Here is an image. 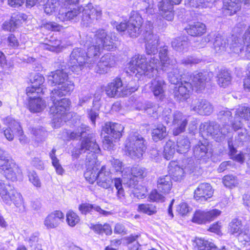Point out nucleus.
Listing matches in <instances>:
<instances>
[{
    "label": "nucleus",
    "mask_w": 250,
    "mask_h": 250,
    "mask_svg": "<svg viewBox=\"0 0 250 250\" xmlns=\"http://www.w3.org/2000/svg\"><path fill=\"white\" fill-rule=\"evenodd\" d=\"M167 54L168 46L164 45L159 50V59L154 56L147 59L144 55H135L128 63V69L136 75L151 78L157 76L159 69H167L176 62V60L169 58Z\"/></svg>",
    "instance_id": "f257e3e1"
},
{
    "label": "nucleus",
    "mask_w": 250,
    "mask_h": 250,
    "mask_svg": "<svg viewBox=\"0 0 250 250\" xmlns=\"http://www.w3.org/2000/svg\"><path fill=\"white\" fill-rule=\"evenodd\" d=\"M117 39L115 33L107 34L104 29H99L95 33L89 32L83 36L80 43L86 49L88 67L92 69L101 55L103 49L111 50L115 47L114 42Z\"/></svg>",
    "instance_id": "f03ea898"
},
{
    "label": "nucleus",
    "mask_w": 250,
    "mask_h": 250,
    "mask_svg": "<svg viewBox=\"0 0 250 250\" xmlns=\"http://www.w3.org/2000/svg\"><path fill=\"white\" fill-rule=\"evenodd\" d=\"M74 88V83L68 80L57 85V87L51 91L50 99L53 105L50 108V112L53 115L52 125L54 127L61 126L64 114L68 110L71 103L68 99L59 98L70 95Z\"/></svg>",
    "instance_id": "7ed1b4c3"
},
{
    "label": "nucleus",
    "mask_w": 250,
    "mask_h": 250,
    "mask_svg": "<svg viewBox=\"0 0 250 250\" xmlns=\"http://www.w3.org/2000/svg\"><path fill=\"white\" fill-rule=\"evenodd\" d=\"M81 12H82V23L85 26H88L90 24L94 23L102 17V12L100 7H93L91 4H88L84 8L79 7L67 12L64 11L62 8V9L59 10L57 18L62 21H70L76 18Z\"/></svg>",
    "instance_id": "20e7f679"
},
{
    "label": "nucleus",
    "mask_w": 250,
    "mask_h": 250,
    "mask_svg": "<svg viewBox=\"0 0 250 250\" xmlns=\"http://www.w3.org/2000/svg\"><path fill=\"white\" fill-rule=\"evenodd\" d=\"M236 37L232 35L229 40L220 34L215 36L213 42V49L215 53L222 54L227 50L229 46L230 50L235 53H242L244 51L242 44Z\"/></svg>",
    "instance_id": "39448f33"
},
{
    "label": "nucleus",
    "mask_w": 250,
    "mask_h": 250,
    "mask_svg": "<svg viewBox=\"0 0 250 250\" xmlns=\"http://www.w3.org/2000/svg\"><path fill=\"white\" fill-rule=\"evenodd\" d=\"M89 151L86 156L85 165L86 167H95L97 158V154L100 152L101 149L96 143L95 135L88 134L86 138L82 141L80 153H84Z\"/></svg>",
    "instance_id": "423d86ee"
},
{
    "label": "nucleus",
    "mask_w": 250,
    "mask_h": 250,
    "mask_svg": "<svg viewBox=\"0 0 250 250\" xmlns=\"http://www.w3.org/2000/svg\"><path fill=\"white\" fill-rule=\"evenodd\" d=\"M146 149L145 141L137 132L131 133L126 141V154L132 159L140 158Z\"/></svg>",
    "instance_id": "0eeeda50"
},
{
    "label": "nucleus",
    "mask_w": 250,
    "mask_h": 250,
    "mask_svg": "<svg viewBox=\"0 0 250 250\" xmlns=\"http://www.w3.org/2000/svg\"><path fill=\"white\" fill-rule=\"evenodd\" d=\"M163 116L164 120L167 124L172 123L174 126L173 130L174 135H178L185 131L188 120L182 113L176 111L174 114H172L171 109L165 108L163 112Z\"/></svg>",
    "instance_id": "6e6552de"
},
{
    "label": "nucleus",
    "mask_w": 250,
    "mask_h": 250,
    "mask_svg": "<svg viewBox=\"0 0 250 250\" xmlns=\"http://www.w3.org/2000/svg\"><path fill=\"white\" fill-rule=\"evenodd\" d=\"M231 129V126L227 124L223 125V127L220 128L219 125L215 122H205L200 126L201 132L212 137L216 142H220L223 140Z\"/></svg>",
    "instance_id": "1a4fd4ad"
},
{
    "label": "nucleus",
    "mask_w": 250,
    "mask_h": 250,
    "mask_svg": "<svg viewBox=\"0 0 250 250\" xmlns=\"http://www.w3.org/2000/svg\"><path fill=\"white\" fill-rule=\"evenodd\" d=\"M86 52L82 48H75L72 50L68 62L69 69L73 73L79 74L84 66L88 67Z\"/></svg>",
    "instance_id": "9d476101"
},
{
    "label": "nucleus",
    "mask_w": 250,
    "mask_h": 250,
    "mask_svg": "<svg viewBox=\"0 0 250 250\" xmlns=\"http://www.w3.org/2000/svg\"><path fill=\"white\" fill-rule=\"evenodd\" d=\"M0 195L2 201L10 205L12 203L18 207L22 203V196L9 183H3L0 181Z\"/></svg>",
    "instance_id": "9b49d317"
},
{
    "label": "nucleus",
    "mask_w": 250,
    "mask_h": 250,
    "mask_svg": "<svg viewBox=\"0 0 250 250\" xmlns=\"http://www.w3.org/2000/svg\"><path fill=\"white\" fill-rule=\"evenodd\" d=\"M16 166L6 151L0 147V172L8 180L14 181L17 176Z\"/></svg>",
    "instance_id": "f8f14e48"
},
{
    "label": "nucleus",
    "mask_w": 250,
    "mask_h": 250,
    "mask_svg": "<svg viewBox=\"0 0 250 250\" xmlns=\"http://www.w3.org/2000/svg\"><path fill=\"white\" fill-rule=\"evenodd\" d=\"M106 95L109 97H121L127 95L132 91L123 84L120 78H116L108 83L105 88Z\"/></svg>",
    "instance_id": "ddd939ff"
},
{
    "label": "nucleus",
    "mask_w": 250,
    "mask_h": 250,
    "mask_svg": "<svg viewBox=\"0 0 250 250\" xmlns=\"http://www.w3.org/2000/svg\"><path fill=\"white\" fill-rule=\"evenodd\" d=\"M228 230L230 234L237 238L239 242L244 241L247 239V233H249V229L244 225L242 220L238 218H235L229 222Z\"/></svg>",
    "instance_id": "4468645a"
},
{
    "label": "nucleus",
    "mask_w": 250,
    "mask_h": 250,
    "mask_svg": "<svg viewBox=\"0 0 250 250\" xmlns=\"http://www.w3.org/2000/svg\"><path fill=\"white\" fill-rule=\"evenodd\" d=\"M250 120V107L244 104L239 106L236 109L233 121L231 123V128L238 130L242 127L244 123Z\"/></svg>",
    "instance_id": "2eb2a0df"
},
{
    "label": "nucleus",
    "mask_w": 250,
    "mask_h": 250,
    "mask_svg": "<svg viewBox=\"0 0 250 250\" xmlns=\"http://www.w3.org/2000/svg\"><path fill=\"white\" fill-rule=\"evenodd\" d=\"M143 22L140 14L136 11L131 12L127 25V34L130 37L136 38L141 34Z\"/></svg>",
    "instance_id": "dca6fc26"
},
{
    "label": "nucleus",
    "mask_w": 250,
    "mask_h": 250,
    "mask_svg": "<svg viewBox=\"0 0 250 250\" xmlns=\"http://www.w3.org/2000/svg\"><path fill=\"white\" fill-rule=\"evenodd\" d=\"M182 0H162L158 4L160 14L168 21H171L174 18L173 4H179Z\"/></svg>",
    "instance_id": "f3484780"
},
{
    "label": "nucleus",
    "mask_w": 250,
    "mask_h": 250,
    "mask_svg": "<svg viewBox=\"0 0 250 250\" xmlns=\"http://www.w3.org/2000/svg\"><path fill=\"white\" fill-rule=\"evenodd\" d=\"M209 80V74L208 72H195L190 76L188 83H191L193 90L198 91L204 89L206 83Z\"/></svg>",
    "instance_id": "a211bd4d"
},
{
    "label": "nucleus",
    "mask_w": 250,
    "mask_h": 250,
    "mask_svg": "<svg viewBox=\"0 0 250 250\" xmlns=\"http://www.w3.org/2000/svg\"><path fill=\"white\" fill-rule=\"evenodd\" d=\"M191 110L201 115H209L213 111V106L208 101L203 99L193 100L190 105Z\"/></svg>",
    "instance_id": "6ab92c4d"
},
{
    "label": "nucleus",
    "mask_w": 250,
    "mask_h": 250,
    "mask_svg": "<svg viewBox=\"0 0 250 250\" xmlns=\"http://www.w3.org/2000/svg\"><path fill=\"white\" fill-rule=\"evenodd\" d=\"M115 60L114 57L111 54H107L103 56L100 61L94 66L97 73L104 74L107 73L109 69L114 66Z\"/></svg>",
    "instance_id": "aec40b11"
},
{
    "label": "nucleus",
    "mask_w": 250,
    "mask_h": 250,
    "mask_svg": "<svg viewBox=\"0 0 250 250\" xmlns=\"http://www.w3.org/2000/svg\"><path fill=\"white\" fill-rule=\"evenodd\" d=\"M149 88L157 99L162 100L165 97L166 83L162 78L156 77L153 79L150 83Z\"/></svg>",
    "instance_id": "412c9836"
},
{
    "label": "nucleus",
    "mask_w": 250,
    "mask_h": 250,
    "mask_svg": "<svg viewBox=\"0 0 250 250\" xmlns=\"http://www.w3.org/2000/svg\"><path fill=\"white\" fill-rule=\"evenodd\" d=\"M176 85L173 88L174 98L180 101L188 99L189 92L192 89L191 83L184 81Z\"/></svg>",
    "instance_id": "4be33fe9"
},
{
    "label": "nucleus",
    "mask_w": 250,
    "mask_h": 250,
    "mask_svg": "<svg viewBox=\"0 0 250 250\" xmlns=\"http://www.w3.org/2000/svg\"><path fill=\"white\" fill-rule=\"evenodd\" d=\"M64 214L60 210L54 211L49 214L44 219L43 224L47 229L58 227L64 219Z\"/></svg>",
    "instance_id": "5701e85b"
},
{
    "label": "nucleus",
    "mask_w": 250,
    "mask_h": 250,
    "mask_svg": "<svg viewBox=\"0 0 250 250\" xmlns=\"http://www.w3.org/2000/svg\"><path fill=\"white\" fill-rule=\"evenodd\" d=\"M146 52L148 55H155L158 52L159 37L151 31L146 32L145 35Z\"/></svg>",
    "instance_id": "b1692460"
},
{
    "label": "nucleus",
    "mask_w": 250,
    "mask_h": 250,
    "mask_svg": "<svg viewBox=\"0 0 250 250\" xmlns=\"http://www.w3.org/2000/svg\"><path fill=\"white\" fill-rule=\"evenodd\" d=\"M213 194L211 186L208 183H202L194 191V198L196 200L205 201Z\"/></svg>",
    "instance_id": "393cba45"
},
{
    "label": "nucleus",
    "mask_w": 250,
    "mask_h": 250,
    "mask_svg": "<svg viewBox=\"0 0 250 250\" xmlns=\"http://www.w3.org/2000/svg\"><path fill=\"white\" fill-rule=\"evenodd\" d=\"M97 183L99 186L104 188H110L112 183L111 172L108 168L104 166H102L98 172Z\"/></svg>",
    "instance_id": "a878e982"
},
{
    "label": "nucleus",
    "mask_w": 250,
    "mask_h": 250,
    "mask_svg": "<svg viewBox=\"0 0 250 250\" xmlns=\"http://www.w3.org/2000/svg\"><path fill=\"white\" fill-rule=\"evenodd\" d=\"M124 128L121 124L108 122L104 124L103 127V131L108 134L111 137L118 140L122 135V132Z\"/></svg>",
    "instance_id": "bb28decb"
},
{
    "label": "nucleus",
    "mask_w": 250,
    "mask_h": 250,
    "mask_svg": "<svg viewBox=\"0 0 250 250\" xmlns=\"http://www.w3.org/2000/svg\"><path fill=\"white\" fill-rule=\"evenodd\" d=\"M193 155L195 158L203 162H206L212 155L211 152L208 151L207 145L199 142L193 148Z\"/></svg>",
    "instance_id": "cd10ccee"
},
{
    "label": "nucleus",
    "mask_w": 250,
    "mask_h": 250,
    "mask_svg": "<svg viewBox=\"0 0 250 250\" xmlns=\"http://www.w3.org/2000/svg\"><path fill=\"white\" fill-rule=\"evenodd\" d=\"M162 70L167 72L168 80L171 84L178 85L181 82L185 81L183 80L184 78L181 71L178 69L177 62L171 66L168 67L167 69Z\"/></svg>",
    "instance_id": "c85d7f7f"
},
{
    "label": "nucleus",
    "mask_w": 250,
    "mask_h": 250,
    "mask_svg": "<svg viewBox=\"0 0 250 250\" xmlns=\"http://www.w3.org/2000/svg\"><path fill=\"white\" fill-rule=\"evenodd\" d=\"M222 16H230L235 14L241 8L239 0H223Z\"/></svg>",
    "instance_id": "c756f323"
},
{
    "label": "nucleus",
    "mask_w": 250,
    "mask_h": 250,
    "mask_svg": "<svg viewBox=\"0 0 250 250\" xmlns=\"http://www.w3.org/2000/svg\"><path fill=\"white\" fill-rule=\"evenodd\" d=\"M185 30L187 33L191 36H201L206 32L205 24L200 22H194L189 24Z\"/></svg>",
    "instance_id": "7c9ffc66"
},
{
    "label": "nucleus",
    "mask_w": 250,
    "mask_h": 250,
    "mask_svg": "<svg viewBox=\"0 0 250 250\" xmlns=\"http://www.w3.org/2000/svg\"><path fill=\"white\" fill-rule=\"evenodd\" d=\"M48 82L51 84L58 85L68 80L67 73L63 69L51 72L48 76Z\"/></svg>",
    "instance_id": "2f4dec72"
},
{
    "label": "nucleus",
    "mask_w": 250,
    "mask_h": 250,
    "mask_svg": "<svg viewBox=\"0 0 250 250\" xmlns=\"http://www.w3.org/2000/svg\"><path fill=\"white\" fill-rule=\"evenodd\" d=\"M26 15L23 14H19L12 16L9 21H5L2 25L4 30L13 31L17 26L21 23V21L26 19Z\"/></svg>",
    "instance_id": "473e14b6"
},
{
    "label": "nucleus",
    "mask_w": 250,
    "mask_h": 250,
    "mask_svg": "<svg viewBox=\"0 0 250 250\" xmlns=\"http://www.w3.org/2000/svg\"><path fill=\"white\" fill-rule=\"evenodd\" d=\"M15 128L12 129V126H9L8 128H6L3 130V134L5 138L8 141H12L14 137V132L16 130H17L19 135H21L20 138H19V140L21 144L26 143L27 142V139L24 138V136L21 135L22 133V131L21 129V127L18 122H14L13 123ZM10 126H11L10 125Z\"/></svg>",
    "instance_id": "72a5a7b5"
},
{
    "label": "nucleus",
    "mask_w": 250,
    "mask_h": 250,
    "mask_svg": "<svg viewBox=\"0 0 250 250\" xmlns=\"http://www.w3.org/2000/svg\"><path fill=\"white\" fill-rule=\"evenodd\" d=\"M46 106V103L40 97L35 98V96L30 97L28 103L29 110L34 113L42 111Z\"/></svg>",
    "instance_id": "f704fd0d"
},
{
    "label": "nucleus",
    "mask_w": 250,
    "mask_h": 250,
    "mask_svg": "<svg viewBox=\"0 0 250 250\" xmlns=\"http://www.w3.org/2000/svg\"><path fill=\"white\" fill-rule=\"evenodd\" d=\"M171 46L177 52H185L188 49L189 43L187 38L180 37L173 39L171 42Z\"/></svg>",
    "instance_id": "c9c22d12"
},
{
    "label": "nucleus",
    "mask_w": 250,
    "mask_h": 250,
    "mask_svg": "<svg viewBox=\"0 0 250 250\" xmlns=\"http://www.w3.org/2000/svg\"><path fill=\"white\" fill-rule=\"evenodd\" d=\"M172 187V182L170 176L166 175L160 177L157 180L158 190L163 193H168Z\"/></svg>",
    "instance_id": "e433bc0d"
},
{
    "label": "nucleus",
    "mask_w": 250,
    "mask_h": 250,
    "mask_svg": "<svg viewBox=\"0 0 250 250\" xmlns=\"http://www.w3.org/2000/svg\"><path fill=\"white\" fill-rule=\"evenodd\" d=\"M169 175L175 181H180L183 179L185 171L183 168L178 165H175L174 163L170 164L168 167Z\"/></svg>",
    "instance_id": "4c0bfd02"
},
{
    "label": "nucleus",
    "mask_w": 250,
    "mask_h": 250,
    "mask_svg": "<svg viewBox=\"0 0 250 250\" xmlns=\"http://www.w3.org/2000/svg\"><path fill=\"white\" fill-rule=\"evenodd\" d=\"M79 209L82 213L84 214H86L88 212L92 213L94 211H97L104 215H107L109 213L108 212L102 209L99 206L88 203H84L80 205Z\"/></svg>",
    "instance_id": "58836bf2"
},
{
    "label": "nucleus",
    "mask_w": 250,
    "mask_h": 250,
    "mask_svg": "<svg viewBox=\"0 0 250 250\" xmlns=\"http://www.w3.org/2000/svg\"><path fill=\"white\" fill-rule=\"evenodd\" d=\"M228 146L229 148V156L230 158L234 161H235L240 163H243L244 162L245 158L244 155L243 153L240 152L239 153L236 154L237 150L236 146L233 145L232 140L231 138H229L228 141Z\"/></svg>",
    "instance_id": "ea45409f"
},
{
    "label": "nucleus",
    "mask_w": 250,
    "mask_h": 250,
    "mask_svg": "<svg viewBox=\"0 0 250 250\" xmlns=\"http://www.w3.org/2000/svg\"><path fill=\"white\" fill-rule=\"evenodd\" d=\"M167 134L166 127L164 125L159 124L152 130V139L157 142L165 138Z\"/></svg>",
    "instance_id": "a19ab883"
},
{
    "label": "nucleus",
    "mask_w": 250,
    "mask_h": 250,
    "mask_svg": "<svg viewBox=\"0 0 250 250\" xmlns=\"http://www.w3.org/2000/svg\"><path fill=\"white\" fill-rule=\"evenodd\" d=\"M195 243L198 250H218L217 247L211 240L196 238Z\"/></svg>",
    "instance_id": "79ce46f5"
},
{
    "label": "nucleus",
    "mask_w": 250,
    "mask_h": 250,
    "mask_svg": "<svg viewBox=\"0 0 250 250\" xmlns=\"http://www.w3.org/2000/svg\"><path fill=\"white\" fill-rule=\"evenodd\" d=\"M214 2L215 0H188L186 5L198 8H210L212 7Z\"/></svg>",
    "instance_id": "37998d69"
},
{
    "label": "nucleus",
    "mask_w": 250,
    "mask_h": 250,
    "mask_svg": "<svg viewBox=\"0 0 250 250\" xmlns=\"http://www.w3.org/2000/svg\"><path fill=\"white\" fill-rule=\"evenodd\" d=\"M61 44V41L55 37H51L50 39L46 41V42L41 44V46L45 50L52 52H57L59 49V46Z\"/></svg>",
    "instance_id": "c03bdc74"
},
{
    "label": "nucleus",
    "mask_w": 250,
    "mask_h": 250,
    "mask_svg": "<svg viewBox=\"0 0 250 250\" xmlns=\"http://www.w3.org/2000/svg\"><path fill=\"white\" fill-rule=\"evenodd\" d=\"M217 83L221 87H225L231 82V78L230 73L226 70H221L217 75Z\"/></svg>",
    "instance_id": "a18cd8bd"
},
{
    "label": "nucleus",
    "mask_w": 250,
    "mask_h": 250,
    "mask_svg": "<svg viewBox=\"0 0 250 250\" xmlns=\"http://www.w3.org/2000/svg\"><path fill=\"white\" fill-rule=\"evenodd\" d=\"M89 127L82 125L81 126L77 129L76 131L73 132H67V134L69 138L71 139H78L80 136L83 137L82 141L84 138H86L89 133H87V131H88Z\"/></svg>",
    "instance_id": "49530a36"
},
{
    "label": "nucleus",
    "mask_w": 250,
    "mask_h": 250,
    "mask_svg": "<svg viewBox=\"0 0 250 250\" xmlns=\"http://www.w3.org/2000/svg\"><path fill=\"white\" fill-rule=\"evenodd\" d=\"M190 142L187 138H179L177 142V151L181 154L187 153L190 148Z\"/></svg>",
    "instance_id": "de8ad7c7"
},
{
    "label": "nucleus",
    "mask_w": 250,
    "mask_h": 250,
    "mask_svg": "<svg viewBox=\"0 0 250 250\" xmlns=\"http://www.w3.org/2000/svg\"><path fill=\"white\" fill-rule=\"evenodd\" d=\"M131 175L138 180L144 179L147 175V169L143 167L136 166L132 167L130 169Z\"/></svg>",
    "instance_id": "09e8293b"
},
{
    "label": "nucleus",
    "mask_w": 250,
    "mask_h": 250,
    "mask_svg": "<svg viewBox=\"0 0 250 250\" xmlns=\"http://www.w3.org/2000/svg\"><path fill=\"white\" fill-rule=\"evenodd\" d=\"M86 167V170L84 173V178L90 184H93L98 178L97 168L96 167Z\"/></svg>",
    "instance_id": "8fccbe9b"
},
{
    "label": "nucleus",
    "mask_w": 250,
    "mask_h": 250,
    "mask_svg": "<svg viewBox=\"0 0 250 250\" xmlns=\"http://www.w3.org/2000/svg\"><path fill=\"white\" fill-rule=\"evenodd\" d=\"M91 229L95 232L99 234L105 233L106 235H111L112 233L111 228L107 224H104L103 225L101 224L93 225L92 226Z\"/></svg>",
    "instance_id": "3c124183"
},
{
    "label": "nucleus",
    "mask_w": 250,
    "mask_h": 250,
    "mask_svg": "<svg viewBox=\"0 0 250 250\" xmlns=\"http://www.w3.org/2000/svg\"><path fill=\"white\" fill-rule=\"evenodd\" d=\"M174 142L171 140L167 141L164 146V155L167 160H170L175 152Z\"/></svg>",
    "instance_id": "603ef678"
},
{
    "label": "nucleus",
    "mask_w": 250,
    "mask_h": 250,
    "mask_svg": "<svg viewBox=\"0 0 250 250\" xmlns=\"http://www.w3.org/2000/svg\"><path fill=\"white\" fill-rule=\"evenodd\" d=\"M138 210L148 215H151L157 212V207L151 204H142L139 205Z\"/></svg>",
    "instance_id": "864d4df0"
},
{
    "label": "nucleus",
    "mask_w": 250,
    "mask_h": 250,
    "mask_svg": "<svg viewBox=\"0 0 250 250\" xmlns=\"http://www.w3.org/2000/svg\"><path fill=\"white\" fill-rule=\"evenodd\" d=\"M158 108L157 104L151 102L146 103L144 107L145 111L149 115L155 118L158 117Z\"/></svg>",
    "instance_id": "5fc2aeb1"
},
{
    "label": "nucleus",
    "mask_w": 250,
    "mask_h": 250,
    "mask_svg": "<svg viewBox=\"0 0 250 250\" xmlns=\"http://www.w3.org/2000/svg\"><path fill=\"white\" fill-rule=\"evenodd\" d=\"M248 140L249 136L247 129L245 128L242 129L241 131L238 132L237 136L235 137L233 145L236 146H238L243 145L244 142H247Z\"/></svg>",
    "instance_id": "6e6d98bb"
},
{
    "label": "nucleus",
    "mask_w": 250,
    "mask_h": 250,
    "mask_svg": "<svg viewBox=\"0 0 250 250\" xmlns=\"http://www.w3.org/2000/svg\"><path fill=\"white\" fill-rule=\"evenodd\" d=\"M206 215V211L198 210L194 213L192 221L199 224H205L208 222Z\"/></svg>",
    "instance_id": "4d7b16f0"
},
{
    "label": "nucleus",
    "mask_w": 250,
    "mask_h": 250,
    "mask_svg": "<svg viewBox=\"0 0 250 250\" xmlns=\"http://www.w3.org/2000/svg\"><path fill=\"white\" fill-rule=\"evenodd\" d=\"M58 6H60L59 0H48L44 5V12L47 14H51L56 10Z\"/></svg>",
    "instance_id": "13d9d810"
},
{
    "label": "nucleus",
    "mask_w": 250,
    "mask_h": 250,
    "mask_svg": "<svg viewBox=\"0 0 250 250\" xmlns=\"http://www.w3.org/2000/svg\"><path fill=\"white\" fill-rule=\"evenodd\" d=\"M165 193L160 192L158 189L153 190L149 195V198L151 201L156 202H163L165 201Z\"/></svg>",
    "instance_id": "bf43d9fd"
},
{
    "label": "nucleus",
    "mask_w": 250,
    "mask_h": 250,
    "mask_svg": "<svg viewBox=\"0 0 250 250\" xmlns=\"http://www.w3.org/2000/svg\"><path fill=\"white\" fill-rule=\"evenodd\" d=\"M112 183L117 190V196L118 199H121L124 196L125 192L123 188L122 180L120 178H115L112 179Z\"/></svg>",
    "instance_id": "052dcab7"
},
{
    "label": "nucleus",
    "mask_w": 250,
    "mask_h": 250,
    "mask_svg": "<svg viewBox=\"0 0 250 250\" xmlns=\"http://www.w3.org/2000/svg\"><path fill=\"white\" fill-rule=\"evenodd\" d=\"M66 221L70 226L74 227L79 222L80 218L74 212L69 211L66 214Z\"/></svg>",
    "instance_id": "680f3d73"
},
{
    "label": "nucleus",
    "mask_w": 250,
    "mask_h": 250,
    "mask_svg": "<svg viewBox=\"0 0 250 250\" xmlns=\"http://www.w3.org/2000/svg\"><path fill=\"white\" fill-rule=\"evenodd\" d=\"M244 43L246 45V57L250 59V26L244 35Z\"/></svg>",
    "instance_id": "e2e57ef3"
},
{
    "label": "nucleus",
    "mask_w": 250,
    "mask_h": 250,
    "mask_svg": "<svg viewBox=\"0 0 250 250\" xmlns=\"http://www.w3.org/2000/svg\"><path fill=\"white\" fill-rule=\"evenodd\" d=\"M223 183L226 187L231 188L237 184V180L236 177L233 175H227L223 177Z\"/></svg>",
    "instance_id": "0e129e2a"
},
{
    "label": "nucleus",
    "mask_w": 250,
    "mask_h": 250,
    "mask_svg": "<svg viewBox=\"0 0 250 250\" xmlns=\"http://www.w3.org/2000/svg\"><path fill=\"white\" fill-rule=\"evenodd\" d=\"M41 27L44 28L47 30L53 31H60L61 28L59 24L54 22L50 21H43L41 25Z\"/></svg>",
    "instance_id": "69168bd1"
},
{
    "label": "nucleus",
    "mask_w": 250,
    "mask_h": 250,
    "mask_svg": "<svg viewBox=\"0 0 250 250\" xmlns=\"http://www.w3.org/2000/svg\"><path fill=\"white\" fill-rule=\"evenodd\" d=\"M29 180L32 184L36 187H41V182L36 173L34 171H30L28 173Z\"/></svg>",
    "instance_id": "338daca9"
},
{
    "label": "nucleus",
    "mask_w": 250,
    "mask_h": 250,
    "mask_svg": "<svg viewBox=\"0 0 250 250\" xmlns=\"http://www.w3.org/2000/svg\"><path fill=\"white\" fill-rule=\"evenodd\" d=\"M31 83L33 85L37 87H41V86L43 84L44 79L41 74H35L33 78L30 79Z\"/></svg>",
    "instance_id": "774afa93"
}]
</instances>
